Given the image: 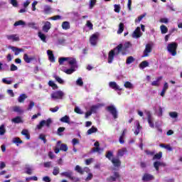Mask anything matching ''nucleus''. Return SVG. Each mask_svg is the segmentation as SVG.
<instances>
[{
    "label": "nucleus",
    "mask_w": 182,
    "mask_h": 182,
    "mask_svg": "<svg viewBox=\"0 0 182 182\" xmlns=\"http://www.w3.org/2000/svg\"><path fill=\"white\" fill-rule=\"evenodd\" d=\"M66 60H68V64L71 65V68L67 69L65 72L67 73V75H72V73L76 70L75 68H77V61L75 58L63 57L58 59L60 65H63V62H66Z\"/></svg>",
    "instance_id": "nucleus-1"
},
{
    "label": "nucleus",
    "mask_w": 182,
    "mask_h": 182,
    "mask_svg": "<svg viewBox=\"0 0 182 182\" xmlns=\"http://www.w3.org/2000/svg\"><path fill=\"white\" fill-rule=\"evenodd\" d=\"M122 50H123V44L122 43L111 50L108 53V63H112L114 60V56H119Z\"/></svg>",
    "instance_id": "nucleus-2"
},
{
    "label": "nucleus",
    "mask_w": 182,
    "mask_h": 182,
    "mask_svg": "<svg viewBox=\"0 0 182 182\" xmlns=\"http://www.w3.org/2000/svg\"><path fill=\"white\" fill-rule=\"evenodd\" d=\"M177 48H178V44L173 42L168 44L167 50L172 56H176L177 55Z\"/></svg>",
    "instance_id": "nucleus-3"
},
{
    "label": "nucleus",
    "mask_w": 182,
    "mask_h": 182,
    "mask_svg": "<svg viewBox=\"0 0 182 182\" xmlns=\"http://www.w3.org/2000/svg\"><path fill=\"white\" fill-rule=\"evenodd\" d=\"M53 123V120L51 118H48L47 120H41L39 124L36 126V129L38 130L42 129L43 127H50V124Z\"/></svg>",
    "instance_id": "nucleus-4"
},
{
    "label": "nucleus",
    "mask_w": 182,
    "mask_h": 182,
    "mask_svg": "<svg viewBox=\"0 0 182 182\" xmlns=\"http://www.w3.org/2000/svg\"><path fill=\"white\" fill-rule=\"evenodd\" d=\"M64 93L62 91H55L51 94V98L53 100H58V99H63Z\"/></svg>",
    "instance_id": "nucleus-5"
},
{
    "label": "nucleus",
    "mask_w": 182,
    "mask_h": 182,
    "mask_svg": "<svg viewBox=\"0 0 182 182\" xmlns=\"http://www.w3.org/2000/svg\"><path fill=\"white\" fill-rule=\"evenodd\" d=\"M153 48H151V44L148 43L145 46V50H144V54L142 58H147L149 53H151Z\"/></svg>",
    "instance_id": "nucleus-6"
},
{
    "label": "nucleus",
    "mask_w": 182,
    "mask_h": 182,
    "mask_svg": "<svg viewBox=\"0 0 182 182\" xmlns=\"http://www.w3.org/2000/svg\"><path fill=\"white\" fill-rule=\"evenodd\" d=\"M120 177L119 172H114V174L108 178H107V182H114Z\"/></svg>",
    "instance_id": "nucleus-7"
},
{
    "label": "nucleus",
    "mask_w": 182,
    "mask_h": 182,
    "mask_svg": "<svg viewBox=\"0 0 182 182\" xmlns=\"http://www.w3.org/2000/svg\"><path fill=\"white\" fill-rule=\"evenodd\" d=\"M134 135L137 136V134H139V133H140V130H141L143 128L141 127V126H140V122H139V121H136L135 122V126H134Z\"/></svg>",
    "instance_id": "nucleus-8"
},
{
    "label": "nucleus",
    "mask_w": 182,
    "mask_h": 182,
    "mask_svg": "<svg viewBox=\"0 0 182 182\" xmlns=\"http://www.w3.org/2000/svg\"><path fill=\"white\" fill-rule=\"evenodd\" d=\"M6 38L9 41H12L13 42H18L19 41V36H18L16 34L6 35Z\"/></svg>",
    "instance_id": "nucleus-9"
},
{
    "label": "nucleus",
    "mask_w": 182,
    "mask_h": 182,
    "mask_svg": "<svg viewBox=\"0 0 182 182\" xmlns=\"http://www.w3.org/2000/svg\"><path fill=\"white\" fill-rule=\"evenodd\" d=\"M97 35L92 34V36L90 38V42L92 46H96L97 45Z\"/></svg>",
    "instance_id": "nucleus-10"
},
{
    "label": "nucleus",
    "mask_w": 182,
    "mask_h": 182,
    "mask_svg": "<svg viewBox=\"0 0 182 182\" xmlns=\"http://www.w3.org/2000/svg\"><path fill=\"white\" fill-rule=\"evenodd\" d=\"M106 110L111 114H117V109H116L114 105H109L107 107Z\"/></svg>",
    "instance_id": "nucleus-11"
},
{
    "label": "nucleus",
    "mask_w": 182,
    "mask_h": 182,
    "mask_svg": "<svg viewBox=\"0 0 182 182\" xmlns=\"http://www.w3.org/2000/svg\"><path fill=\"white\" fill-rule=\"evenodd\" d=\"M141 36V31H140V27H137L132 34V38L139 39Z\"/></svg>",
    "instance_id": "nucleus-12"
},
{
    "label": "nucleus",
    "mask_w": 182,
    "mask_h": 182,
    "mask_svg": "<svg viewBox=\"0 0 182 182\" xmlns=\"http://www.w3.org/2000/svg\"><path fill=\"white\" fill-rule=\"evenodd\" d=\"M111 161L114 167H120L122 164V162L119 158H112Z\"/></svg>",
    "instance_id": "nucleus-13"
},
{
    "label": "nucleus",
    "mask_w": 182,
    "mask_h": 182,
    "mask_svg": "<svg viewBox=\"0 0 182 182\" xmlns=\"http://www.w3.org/2000/svg\"><path fill=\"white\" fill-rule=\"evenodd\" d=\"M143 181H151V180H154V176L151 174L145 173L142 177Z\"/></svg>",
    "instance_id": "nucleus-14"
},
{
    "label": "nucleus",
    "mask_w": 182,
    "mask_h": 182,
    "mask_svg": "<svg viewBox=\"0 0 182 182\" xmlns=\"http://www.w3.org/2000/svg\"><path fill=\"white\" fill-rule=\"evenodd\" d=\"M166 167V164H164V162H161V161H155L154 163V168H156V171H159V167Z\"/></svg>",
    "instance_id": "nucleus-15"
},
{
    "label": "nucleus",
    "mask_w": 182,
    "mask_h": 182,
    "mask_svg": "<svg viewBox=\"0 0 182 182\" xmlns=\"http://www.w3.org/2000/svg\"><path fill=\"white\" fill-rule=\"evenodd\" d=\"M11 50H13V52H14V55L16 56H18V55H19V53H21V52H23V48H19L15 47V46H11Z\"/></svg>",
    "instance_id": "nucleus-16"
},
{
    "label": "nucleus",
    "mask_w": 182,
    "mask_h": 182,
    "mask_svg": "<svg viewBox=\"0 0 182 182\" xmlns=\"http://www.w3.org/2000/svg\"><path fill=\"white\" fill-rule=\"evenodd\" d=\"M109 87H111V89H113L114 90H122V89L117 85V83H116V82H110L109 83Z\"/></svg>",
    "instance_id": "nucleus-17"
},
{
    "label": "nucleus",
    "mask_w": 182,
    "mask_h": 182,
    "mask_svg": "<svg viewBox=\"0 0 182 182\" xmlns=\"http://www.w3.org/2000/svg\"><path fill=\"white\" fill-rule=\"evenodd\" d=\"M50 22L49 21H46L44 23V25L43 26V32H46V33H48V32H49V29H50Z\"/></svg>",
    "instance_id": "nucleus-18"
},
{
    "label": "nucleus",
    "mask_w": 182,
    "mask_h": 182,
    "mask_svg": "<svg viewBox=\"0 0 182 182\" xmlns=\"http://www.w3.org/2000/svg\"><path fill=\"white\" fill-rule=\"evenodd\" d=\"M47 55L48 56V60L50 62H55V55H53V51L50 50H47Z\"/></svg>",
    "instance_id": "nucleus-19"
},
{
    "label": "nucleus",
    "mask_w": 182,
    "mask_h": 182,
    "mask_svg": "<svg viewBox=\"0 0 182 182\" xmlns=\"http://www.w3.org/2000/svg\"><path fill=\"white\" fill-rule=\"evenodd\" d=\"M72 174H73V173H72V171H69L67 172L61 173L60 176H62L63 177H67L68 178H70V180H73V176H72Z\"/></svg>",
    "instance_id": "nucleus-20"
},
{
    "label": "nucleus",
    "mask_w": 182,
    "mask_h": 182,
    "mask_svg": "<svg viewBox=\"0 0 182 182\" xmlns=\"http://www.w3.org/2000/svg\"><path fill=\"white\" fill-rule=\"evenodd\" d=\"M97 109H99V106L93 105L90 107L88 112H85V114H92V113H96Z\"/></svg>",
    "instance_id": "nucleus-21"
},
{
    "label": "nucleus",
    "mask_w": 182,
    "mask_h": 182,
    "mask_svg": "<svg viewBox=\"0 0 182 182\" xmlns=\"http://www.w3.org/2000/svg\"><path fill=\"white\" fill-rule=\"evenodd\" d=\"M148 123L151 129H154V118L151 115H148Z\"/></svg>",
    "instance_id": "nucleus-22"
},
{
    "label": "nucleus",
    "mask_w": 182,
    "mask_h": 182,
    "mask_svg": "<svg viewBox=\"0 0 182 182\" xmlns=\"http://www.w3.org/2000/svg\"><path fill=\"white\" fill-rule=\"evenodd\" d=\"M24 62H26V63H31L32 62V60H33V59H35L34 58H29V55H28L26 53H25L23 55V58Z\"/></svg>",
    "instance_id": "nucleus-23"
},
{
    "label": "nucleus",
    "mask_w": 182,
    "mask_h": 182,
    "mask_svg": "<svg viewBox=\"0 0 182 182\" xmlns=\"http://www.w3.org/2000/svg\"><path fill=\"white\" fill-rule=\"evenodd\" d=\"M62 28L65 31H68V29H70V23L68 21H64L62 23Z\"/></svg>",
    "instance_id": "nucleus-24"
},
{
    "label": "nucleus",
    "mask_w": 182,
    "mask_h": 182,
    "mask_svg": "<svg viewBox=\"0 0 182 182\" xmlns=\"http://www.w3.org/2000/svg\"><path fill=\"white\" fill-rule=\"evenodd\" d=\"M21 134L23 136H25L26 139H27V140H29V139H31V135L29 134V131H28V129H23L21 131Z\"/></svg>",
    "instance_id": "nucleus-25"
},
{
    "label": "nucleus",
    "mask_w": 182,
    "mask_h": 182,
    "mask_svg": "<svg viewBox=\"0 0 182 182\" xmlns=\"http://www.w3.org/2000/svg\"><path fill=\"white\" fill-rule=\"evenodd\" d=\"M127 132V129H124L122 136L119 137V143L121 144H124V136H126V133Z\"/></svg>",
    "instance_id": "nucleus-26"
},
{
    "label": "nucleus",
    "mask_w": 182,
    "mask_h": 182,
    "mask_svg": "<svg viewBox=\"0 0 182 182\" xmlns=\"http://www.w3.org/2000/svg\"><path fill=\"white\" fill-rule=\"evenodd\" d=\"M127 153V149L126 148H122L118 151V156L119 157H123Z\"/></svg>",
    "instance_id": "nucleus-27"
},
{
    "label": "nucleus",
    "mask_w": 182,
    "mask_h": 182,
    "mask_svg": "<svg viewBox=\"0 0 182 182\" xmlns=\"http://www.w3.org/2000/svg\"><path fill=\"white\" fill-rule=\"evenodd\" d=\"M123 31H124V23H120L119 24V28L117 31L118 35H120V33H123Z\"/></svg>",
    "instance_id": "nucleus-28"
},
{
    "label": "nucleus",
    "mask_w": 182,
    "mask_h": 182,
    "mask_svg": "<svg viewBox=\"0 0 182 182\" xmlns=\"http://www.w3.org/2000/svg\"><path fill=\"white\" fill-rule=\"evenodd\" d=\"M149 62L147 60H144L139 64L140 69H144L145 68H148Z\"/></svg>",
    "instance_id": "nucleus-29"
},
{
    "label": "nucleus",
    "mask_w": 182,
    "mask_h": 182,
    "mask_svg": "<svg viewBox=\"0 0 182 182\" xmlns=\"http://www.w3.org/2000/svg\"><path fill=\"white\" fill-rule=\"evenodd\" d=\"M44 14H46V15H49V14H50L51 11H52V8L50 7V6H44Z\"/></svg>",
    "instance_id": "nucleus-30"
},
{
    "label": "nucleus",
    "mask_w": 182,
    "mask_h": 182,
    "mask_svg": "<svg viewBox=\"0 0 182 182\" xmlns=\"http://www.w3.org/2000/svg\"><path fill=\"white\" fill-rule=\"evenodd\" d=\"M27 97L28 96H26V94H22L18 97V100L19 103H23V102H25V99H26Z\"/></svg>",
    "instance_id": "nucleus-31"
},
{
    "label": "nucleus",
    "mask_w": 182,
    "mask_h": 182,
    "mask_svg": "<svg viewBox=\"0 0 182 182\" xmlns=\"http://www.w3.org/2000/svg\"><path fill=\"white\" fill-rule=\"evenodd\" d=\"M134 60H136V59L133 56H129L127 58L126 63L127 65H131Z\"/></svg>",
    "instance_id": "nucleus-32"
},
{
    "label": "nucleus",
    "mask_w": 182,
    "mask_h": 182,
    "mask_svg": "<svg viewBox=\"0 0 182 182\" xmlns=\"http://www.w3.org/2000/svg\"><path fill=\"white\" fill-rule=\"evenodd\" d=\"M6 133V129H5V124H1L0 126V136H4Z\"/></svg>",
    "instance_id": "nucleus-33"
},
{
    "label": "nucleus",
    "mask_w": 182,
    "mask_h": 182,
    "mask_svg": "<svg viewBox=\"0 0 182 182\" xmlns=\"http://www.w3.org/2000/svg\"><path fill=\"white\" fill-rule=\"evenodd\" d=\"M60 122L63 123H69L70 122V118L68 115H65V117L60 118Z\"/></svg>",
    "instance_id": "nucleus-34"
},
{
    "label": "nucleus",
    "mask_w": 182,
    "mask_h": 182,
    "mask_svg": "<svg viewBox=\"0 0 182 182\" xmlns=\"http://www.w3.org/2000/svg\"><path fill=\"white\" fill-rule=\"evenodd\" d=\"M97 132V128L92 127L90 129L87 130V134H92V133H96Z\"/></svg>",
    "instance_id": "nucleus-35"
},
{
    "label": "nucleus",
    "mask_w": 182,
    "mask_h": 182,
    "mask_svg": "<svg viewBox=\"0 0 182 182\" xmlns=\"http://www.w3.org/2000/svg\"><path fill=\"white\" fill-rule=\"evenodd\" d=\"M48 85L53 89V90H56L58 89V85L52 80L48 82Z\"/></svg>",
    "instance_id": "nucleus-36"
},
{
    "label": "nucleus",
    "mask_w": 182,
    "mask_h": 182,
    "mask_svg": "<svg viewBox=\"0 0 182 182\" xmlns=\"http://www.w3.org/2000/svg\"><path fill=\"white\" fill-rule=\"evenodd\" d=\"M159 146L160 147H162L164 149H166V150H168V151H173V148H171V146L168 144L166 145L164 144H161Z\"/></svg>",
    "instance_id": "nucleus-37"
},
{
    "label": "nucleus",
    "mask_w": 182,
    "mask_h": 182,
    "mask_svg": "<svg viewBox=\"0 0 182 182\" xmlns=\"http://www.w3.org/2000/svg\"><path fill=\"white\" fill-rule=\"evenodd\" d=\"M13 143H14V144H22L23 141L22 140H21V139L18 138V137H15L12 140Z\"/></svg>",
    "instance_id": "nucleus-38"
},
{
    "label": "nucleus",
    "mask_w": 182,
    "mask_h": 182,
    "mask_svg": "<svg viewBox=\"0 0 182 182\" xmlns=\"http://www.w3.org/2000/svg\"><path fill=\"white\" fill-rule=\"evenodd\" d=\"M11 122H13V123H22V118H21V117H16L14 119H11Z\"/></svg>",
    "instance_id": "nucleus-39"
},
{
    "label": "nucleus",
    "mask_w": 182,
    "mask_h": 182,
    "mask_svg": "<svg viewBox=\"0 0 182 182\" xmlns=\"http://www.w3.org/2000/svg\"><path fill=\"white\" fill-rule=\"evenodd\" d=\"M53 77H54V79H55L56 82H58V83H60V85H63V83H65V82L63 81V80H62V78H60L59 76H58V75H54Z\"/></svg>",
    "instance_id": "nucleus-40"
},
{
    "label": "nucleus",
    "mask_w": 182,
    "mask_h": 182,
    "mask_svg": "<svg viewBox=\"0 0 182 182\" xmlns=\"http://www.w3.org/2000/svg\"><path fill=\"white\" fill-rule=\"evenodd\" d=\"M161 33H167L168 32V28H167V26L162 25L160 27Z\"/></svg>",
    "instance_id": "nucleus-41"
},
{
    "label": "nucleus",
    "mask_w": 182,
    "mask_h": 182,
    "mask_svg": "<svg viewBox=\"0 0 182 182\" xmlns=\"http://www.w3.org/2000/svg\"><path fill=\"white\" fill-rule=\"evenodd\" d=\"M124 86L126 89H133V84L129 81L125 82Z\"/></svg>",
    "instance_id": "nucleus-42"
},
{
    "label": "nucleus",
    "mask_w": 182,
    "mask_h": 182,
    "mask_svg": "<svg viewBox=\"0 0 182 182\" xmlns=\"http://www.w3.org/2000/svg\"><path fill=\"white\" fill-rule=\"evenodd\" d=\"M75 171H77V173H79L80 174H83V168H82V167H80V166L77 165L75 166Z\"/></svg>",
    "instance_id": "nucleus-43"
},
{
    "label": "nucleus",
    "mask_w": 182,
    "mask_h": 182,
    "mask_svg": "<svg viewBox=\"0 0 182 182\" xmlns=\"http://www.w3.org/2000/svg\"><path fill=\"white\" fill-rule=\"evenodd\" d=\"M85 26L90 29V31H93V23H92L90 21H87Z\"/></svg>",
    "instance_id": "nucleus-44"
},
{
    "label": "nucleus",
    "mask_w": 182,
    "mask_h": 182,
    "mask_svg": "<svg viewBox=\"0 0 182 182\" xmlns=\"http://www.w3.org/2000/svg\"><path fill=\"white\" fill-rule=\"evenodd\" d=\"M162 156H163V153L159 152L154 156L153 159L154 160H160V159H161Z\"/></svg>",
    "instance_id": "nucleus-45"
},
{
    "label": "nucleus",
    "mask_w": 182,
    "mask_h": 182,
    "mask_svg": "<svg viewBox=\"0 0 182 182\" xmlns=\"http://www.w3.org/2000/svg\"><path fill=\"white\" fill-rule=\"evenodd\" d=\"M60 150L62 151H68V145H66V144H61L60 146Z\"/></svg>",
    "instance_id": "nucleus-46"
},
{
    "label": "nucleus",
    "mask_w": 182,
    "mask_h": 182,
    "mask_svg": "<svg viewBox=\"0 0 182 182\" xmlns=\"http://www.w3.org/2000/svg\"><path fill=\"white\" fill-rule=\"evenodd\" d=\"M26 173L31 175L32 174V171H33V167L28 166L26 167Z\"/></svg>",
    "instance_id": "nucleus-47"
},
{
    "label": "nucleus",
    "mask_w": 182,
    "mask_h": 182,
    "mask_svg": "<svg viewBox=\"0 0 182 182\" xmlns=\"http://www.w3.org/2000/svg\"><path fill=\"white\" fill-rule=\"evenodd\" d=\"M38 37L40 39H41V41H43V42H46V36H45V34L38 32Z\"/></svg>",
    "instance_id": "nucleus-48"
},
{
    "label": "nucleus",
    "mask_w": 182,
    "mask_h": 182,
    "mask_svg": "<svg viewBox=\"0 0 182 182\" xmlns=\"http://www.w3.org/2000/svg\"><path fill=\"white\" fill-rule=\"evenodd\" d=\"M114 12H117V14H119L120 12V9H121L120 4H114Z\"/></svg>",
    "instance_id": "nucleus-49"
},
{
    "label": "nucleus",
    "mask_w": 182,
    "mask_h": 182,
    "mask_svg": "<svg viewBox=\"0 0 182 182\" xmlns=\"http://www.w3.org/2000/svg\"><path fill=\"white\" fill-rule=\"evenodd\" d=\"M13 112H16V113H22V109H21V107H13Z\"/></svg>",
    "instance_id": "nucleus-50"
},
{
    "label": "nucleus",
    "mask_w": 182,
    "mask_h": 182,
    "mask_svg": "<svg viewBox=\"0 0 182 182\" xmlns=\"http://www.w3.org/2000/svg\"><path fill=\"white\" fill-rule=\"evenodd\" d=\"M14 25V26H19L20 25H26V23L22 20H19L18 21H16Z\"/></svg>",
    "instance_id": "nucleus-51"
},
{
    "label": "nucleus",
    "mask_w": 182,
    "mask_h": 182,
    "mask_svg": "<svg viewBox=\"0 0 182 182\" xmlns=\"http://www.w3.org/2000/svg\"><path fill=\"white\" fill-rule=\"evenodd\" d=\"M60 168L59 167H54L53 171V176H58L59 174Z\"/></svg>",
    "instance_id": "nucleus-52"
},
{
    "label": "nucleus",
    "mask_w": 182,
    "mask_h": 182,
    "mask_svg": "<svg viewBox=\"0 0 182 182\" xmlns=\"http://www.w3.org/2000/svg\"><path fill=\"white\" fill-rule=\"evenodd\" d=\"M65 127H59L58 129L57 134H58V136H62V133L65 132Z\"/></svg>",
    "instance_id": "nucleus-53"
},
{
    "label": "nucleus",
    "mask_w": 182,
    "mask_h": 182,
    "mask_svg": "<svg viewBox=\"0 0 182 182\" xmlns=\"http://www.w3.org/2000/svg\"><path fill=\"white\" fill-rule=\"evenodd\" d=\"M76 85H77V86H83V80H82V77H79L77 80Z\"/></svg>",
    "instance_id": "nucleus-54"
},
{
    "label": "nucleus",
    "mask_w": 182,
    "mask_h": 182,
    "mask_svg": "<svg viewBox=\"0 0 182 182\" xmlns=\"http://www.w3.org/2000/svg\"><path fill=\"white\" fill-rule=\"evenodd\" d=\"M74 112L77 114H82V113H83L79 107H75Z\"/></svg>",
    "instance_id": "nucleus-55"
},
{
    "label": "nucleus",
    "mask_w": 182,
    "mask_h": 182,
    "mask_svg": "<svg viewBox=\"0 0 182 182\" xmlns=\"http://www.w3.org/2000/svg\"><path fill=\"white\" fill-rule=\"evenodd\" d=\"M106 157L107 159H108L109 160H112V157H113V152H112L111 151H109L107 154H106Z\"/></svg>",
    "instance_id": "nucleus-56"
},
{
    "label": "nucleus",
    "mask_w": 182,
    "mask_h": 182,
    "mask_svg": "<svg viewBox=\"0 0 182 182\" xmlns=\"http://www.w3.org/2000/svg\"><path fill=\"white\" fill-rule=\"evenodd\" d=\"M93 161H95V159L93 158L88 159L85 161V164L87 166H89V165L92 164V163H93Z\"/></svg>",
    "instance_id": "nucleus-57"
},
{
    "label": "nucleus",
    "mask_w": 182,
    "mask_h": 182,
    "mask_svg": "<svg viewBox=\"0 0 182 182\" xmlns=\"http://www.w3.org/2000/svg\"><path fill=\"white\" fill-rule=\"evenodd\" d=\"M96 5V0H90V9H92L93 7Z\"/></svg>",
    "instance_id": "nucleus-58"
},
{
    "label": "nucleus",
    "mask_w": 182,
    "mask_h": 182,
    "mask_svg": "<svg viewBox=\"0 0 182 182\" xmlns=\"http://www.w3.org/2000/svg\"><path fill=\"white\" fill-rule=\"evenodd\" d=\"M10 70H11V72H15V70H18V67L16 65H15L14 64H11Z\"/></svg>",
    "instance_id": "nucleus-59"
},
{
    "label": "nucleus",
    "mask_w": 182,
    "mask_h": 182,
    "mask_svg": "<svg viewBox=\"0 0 182 182\" xmlns=\"http://www.w3.org/2000/svg\"><path fill=\"white\" fill-rule=\"evenodd\" d=\"M129 48H132V43L130 42H127L124 44V49H129Z\"/></svg>",
    "instance_id": "nucleus-60"
},
{
    "label": "nucleus",
    "mask_w": 182,
    "mask_h": 182,
    "mask_svg": "<svg viewBox=\"0 0 182 182\" xmlns=\"http://www.w3.org/2000/svg\"><path fill=\"white\" fill-rule=\"evenodd\" d=\"M39 139L41 140H43V143L46 144V137L45 136V135L43 134H41L39 136Z\"/></svg>",
    "instance_id": "nucleus-61"
},
{
    "label": "nucleus",
    "mask_w": 182,
    "mask_h": 182,
    "mask_svg": "<svg viewBox=\"0 0 182 182\" xmlns=\"http://www.w3.org/2000/svg\"><path fill=\"white\" fill-rule=\"evenodd\" d=\"M50 166H52V162H50V161L45 162V163L43 164V166H44L46 168H49V167H50Z\"/></svg>",
    "instance_id": "nucleus-62"
},
{
    "label": "nucleus",
    "mask_w": 182,
    "mask_h": 182,
    "mask_svg": "<svg viewBox=\"0 0 182 182\" xmlns=\"http://www.w3.org/2000/svg\"><path fill=\"white\" fill-rule=\"evenodd\" d=\"M28 26L33 29H38V27H36V23H28Z\"/></svg>",
    "instance_id": "nucleus-63"
},
{
    "label": "nucleus",
    "mask_w": 182,
    "mask_h": 182,
    "mask_svg": "<svg viewBox=\"0 0 182 182\" xmlns=\"http://www.w3.org/2000/svg\"><path fill=\"white\" fill-rule=\"evenodd\" d=\"M43 181L44 182H50L52 181V179L49 176H44L43 177Z\"/></svg>",
    "instance_id": "nucleus-64"
}]
</instances>
